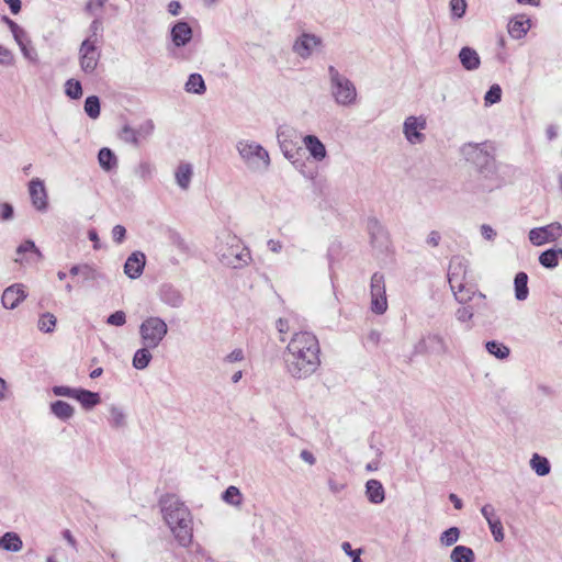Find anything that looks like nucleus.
<instances>
[{"label": "nucleus", "mask_w": 562, "mask_h": 562, "mask_svg": "<svg viewBox=\"0 0 562 562\" xmlns=\"http://www.w3.org/2000/svg\"><path fill=\"white\" fill-rule=\"evenodd\" d=\"M126 235V229L122 225H115L112 229V238L116 244H122Z\"/></svg>", "instance_id": "56"}, {"label": "nucleus", "mask_w": 562, "mask_h": 562, "mask_svg": "<svg viewBox=\"0 0 562 562\" xmlns=\"http://www.w3.org/2000/svg\"><path fill=\"white\" fill-rule=\"evenodd\" d=\"M159 295L160 300L171 307H179L183 302L181 293L168 284H165L160 288Z\"/></svg>", "instance_id": "23"}, {"label": "nucleus", "mask_w": 562, "mask_h": 562, "mask_svg": "<svg viewBox=\"0 0 562 562\" xmlns=\"http://www.w3.org/2000/svg\"><path fill=\"white\" fill-rule=\"evenodd\" d=\"M541 266L548 269H553L559 263V251L557 249H548L539 256Z\"/></svg>", "instance_id": "36"}, {"label": "nucleus", "mask_w": 562, "mask_h": 562, "mask_svg": "<svg viewBox=\"0 0 562 562\" xmlns=\"http://www.w3.org/2000/svg\"><path fill=\"white\" fill-rule=\"evenodd\" d=\"M222 497L229 505L238 506L241 503V494L236 486L227 487Z\"/></svg>", "instance_id": "42"}, {"label": "nucleus", "mask_w": 562, "mask_h": 562, "mask_svg": "<svg viewBox=\"0 0 562 562\" xmlns=\"http://www.w3.org/2000/svg\"><path fill=\"white\" fill-rule=\"evenodd\" d=\"M13 216V207L9 203L0 204V218L3 221L11 220Z\"/></svg>", "instance_id": "59"}, {"label": "nucleus", "mask_w": 562, "mask_h": 562, "mask_svg": "<svg viewBox=\"0 0 562 562\" xmlns=\"http://www.w3.org/2000/svg\"><path fill=\"white\" fill-rule=\"evenodd\" d=\"M515 297L518 301H525L529 295L528 274L524 271L518 272L514 279Z\"/></svg>", "instance_id": "29"}, {"label": "nucleus", "mask_w": 562, "mask_h": 562, "mask_svg": "<svg viewBox=\"0 0 562 562\" xmlns=\"http://www.w3.org/2000/svg\"><path fill=\"white\" fill-rule=\"evenodd\" d=\"M126 323V314L123 311H116L106 318V324L111 326H123Z\"/></svg>", "instance_id": "47"}, {"label": "nucleus", "mask_w": 562, "mask_h": 562, "mask_svg": "<svg viewBox=\"0 0 562 562\" xmlns=\"http://www.w3.org/2000/svg\"><path fill=\"white\" fill-rule=\"evenodd\" d=\"M50 412L60 420H68L75 414V408L64 401H56L50 404Z\"/></svg>", "instance_id": "30"}, {"label": "nucleus", "mask_w": 562, "mask_h": 562, "mask_svg": "<svg viewBox=\"0 0 562 562\" xmlns=\"http://www.w3.org/2000/svg\"><path fill=\"white\" fill-rule=\"evenodd\" d=\"M530 468L536 472L539 476H546L551 471V464L546 457H542L538 453H533L530 461Z\"/></svg>", "instance_id": "31"}, {"label": "nucleus", "mask_w": 562, "mask_h": 562, "mask_svg": "<svg viewBox=\"0 0 562 562\" xmlns=\"http://www.w3.org/2000/svg\"><path fill=\"white\" fill-rule=\"evenodd\" d=\"M75 400H77L85 409H91L101 402L99 393L85 389H78Z\"/></svg>", "instance_id": "26"}, {"label": "nucleus", "mask_w": 562, "mask_h": 562, "mask_svg": "<svg viewBox=\"0 0 562 562\" xmlns=\"http://www.w3.org/2000/svg\"><path fill=\"white\" fill-rule=\"evenodd\" d=\"M368 233L370 235L371 244L373 247L383 248L386 247L389 241L387 232L380 221L375 217L368 220L367 224Z\"/></svg>", "instance_id": "17"}, {"label": "nucleus", "mask_w": 562, "mask_h": 562, "mask_svg": "<svg viewBox=\"0 0 562 562\" xmlns=\"http://www.w3.org/2000/svg\"><path fill=\"white\" fill-rule=\"evenodd\" d=\"M95 270L93 268H91L90 266L88 265H82V271L80 273V276H82V278L87 281L89 280H94L95 279Z\"/></svg>", "instance_id": "61"}, {"label": "nucleus", "mask_w": 562, "mask_h": 562, "mask_svg": "<svg viewBox=\"0 0 562 562\" xmlns=\"http://www.w3.org/2000/svg\"><path fill=\"white\" fill-rule=\"evenodd\" d=\"M321 347L315 335L308 331H299L289 341L284 361L288 373L296 379H307L321 366Z\"/></svg>", "instance_id": "1"}, {"label": "nucleus", "mask_w": 562, "mask_h": 562, "mask_svg": "<svg viewBox=\"0 0 562 562\" xmlns=\"http://www.w3.org/2000/svg\"><path fill=\"white\" fill-rule=\"evenodd\" d=\"M330 93L338 105L350 106L357 101L356 86L334 66L328 67Z\"/></svg>", "instance_id": "6"}, {"label": "nucleus", "mask_w": 562, "mask_h": 562, "mask_svg": "<svg viewBox=\"0 0 562 562\" xmlns=\"http://www.w3.org/2000/svg\"><path fill=\"white\" fill-rule=\"evenodd\" d=\"M20 49L26 59H29L30 61H37V52L31 45V43L20 46Z\"/></svg>", "instance_id": "54"}, {"label": "nucleus", "mask_w": 562, "mask_h": 562, "mask_svg": "<svg viewBox=\"0 0 562 562\" xmlns=\"http://www.w3.org/2000/svg\"><path fill=\"white\" fill-rule=\"evenodd\" d=\"M371 311L381 315L387 310V299L385 290V278L381 272H375L371 277L370 283Z\"/></svg>", "instance_id": "9"}, {"label": "nucleus", "mask_w": 562, "mask_h": 562, "mask_svg": "<svg viewBox=\"0 0 562 562\" xmlns=\"http://www.w3.org/2000/svg\"><path fill=\"white\" fill-rule=\"evenodd\" d=\"M323 46V40L316 34L302 32L292 44V52L302 59H308Z\"/></svg>", "instance_id": "10"}, {"label": "nucleus", "mask_w": 562, "mask_h": 562, "mask_svg": "<svg viewBox=\"0 0 562 562\" xmlns=\"http://www.w3.org/2000/svg\"><path fill=\"white\" fill-rule=\"evenodd\" d=\"M452 562H474V552L465 546H457L450 554Z\"/></svg>", "instance_id": "35"}, {"label": "nucleus", "mask_w": 562, "mask_h": 562, "mask_svg": "<svg viewBox=\"0 0 562 562\" xmlns=\"http://www.w3.org/2000/svg\"><path fill=\"white\" fill-rule=\"evenodd\" d=\"M504 539V531L502 522L498 519H494V540L502 541Z\"/></svg>", "instance_id": "62"}, {"label": "nucleus", "mask_w": 562, "mask_h": 562, "mask_svg": "<svg viewBox=\"0 0 562 562\" xmlns=\"http://www.w3.org/2000/svg\"><path fill=\"white\" fill-rule=\"evenodd\" d=\"M303 143L308 150L310 155L317 161H322L326 155L325 145L315 135H306L303 138Z\"/></svg>", "instance_id": "22"}, {"label": "nucleus", "mask_w": 562, "mask_h": 562, "mask_svg": "<svg viewBox=\"0 0 562 562\" xmlns=\"http://www.w3.org/2000/svg\"><path fill=\"white\" fill-rule=\"evenodd\" d=\"M276 327L280 335L288 334L291 329L290 318L289 317H280L276 323Z\"/></svg>", "instance_id": "58"}, {"label": "nucleus", "mask_w": 562, "mask_h": 562, "mask_svg": "<svg viewBox=\"0 0 562 562\" xmlns=\"http://www.w3.org/2000/svg\"><path fill=\"white\" fill-rule=\"evenodd\" d=\"M341 549L347 555L352 558V562H362V560L360 558V555H361L360 549L352 550L351 544L347 541L341 543Z\"/></svg>", "instance_id": "52"}, {"label": "nucleus", "mask_w": 562, "mask_h": 562, "mask_svg": "<svg viewBox=\"0 0 562 562\" xmlns=\"http://www.w3.org/2000/svg\"><path fill=\"white\" fill-rule=\"evenodd\" d=\"M56 317L52 313H44L38 319L37 327L43 333H52L56 326Z\"/></svg>", "instance_id": "39"}, {"label": "nucleus", "mask_w": 562, "mask_h": 562, "mask_svg": "<svg viewBox=\"0 0 562 562\" xmlns=\"http://www.w3.org/2000/svg\"><path fill=\"white\" fill-rule=\"evenodd\" d=\"M16 252H18V255L31 254L37 258L42 257L41 251L38 250V248L34 244V241H32V240H25L24 243H22L18 247Z\"/></svg>", "instance_id": "45"}, {"label": "nucleus", "mask_w": 562, "mask_h": 562, "mask_svg": "<svg viewBox=\"0 0 562 562\" xmlns=\"http://www.w3.org/2000/svg\"><path fill=\"white\" fill-rule=\"evenodd\" d=\"M146 262L145 255L142 251L132 252L125 261L124 272L131 278H138L144 270Z\"/></svg>", "instance_id": "19"}, {"label": "nucleus", "mask_w": 562, "mask_h": 562, "mask_svg": "<svg viewBox=\"0 0 562 562\" xmlns=\"http://www.w3.org/2000/svg\"><path fill=\"white\" fill-rule=\"evenodd\" d=\"M510 349L502 342L494 340V358L504 360L508 358Z\"/></svg>", "instance_id": "50"}, {"label": "nucleus", "mask_w": 562, "mask_h": 562, "mask_svg": "<svg viewBox=\"0 0 562 562\" xmlns=\"http://www.w3.org/2000/svg\"><path fill=\"white\" fill-rule=\"evenodd\" d=\"M448 282L456 300L465 304L472 300H485V295L476 293L473 276L469 269V261L462 256L451 257L448 266Z\"/></svg>", "instance_id": "2"}, {"label": "nucleus", "mask_w": 562, "mask_h": 562, "mask_svg": "<svg viewBox=\"0 0 562 562\" xmlns=\"http://www.w3.org/2000/svg\"><path fill=\"white\" fill-rule=\"evenodd\" d=\"M366 495L372 504H381L385 498L384 487L378 480H369L366 484Z\"/></svg>", "instance_id": "24"}, {"label": "nucleus", "mask_w": 562, "mask_h": 562, "mask_svg": "<svg viewBox=\"0 0 562 562\" xmlns=\"http://www.w3.org/2000/svg\"><path fill=\"white\" fill-rule=\"evenodd\" d=\"M245 358L244 351L240 348L234 349L232 352H229L224 361L228 363L239 362L243 361Z\"/></svg>", "instance_id": "57"}, {"label": "nucleus", "mask_w": 562, "mask_h": 562, "mask_svg": "<svg viewBox=\"0 0 562 562\" xmlns=\"http://www.w3.org/2000/svg\"><path fill=\"white\" fill-rule=\"evenodd\" d=\"M98 160H99V164H100V167L105 170V171H110L112 170L113 168L116 167L117 165V158L116 156L114 155V153L108 148V147H103L99 150V154H98Z\"/></svg>", "instance_id": "33"}, {"label": "nucleus", "mask_w": 562, "mask_h": 562, "mask_svg": "<svg viewBox=\"0 0 562 562\" xmlns=\"http://www.w3.org/2000/svg\"><path fill=\"white\" fill-rule=\"evenodd\" d=\"M300 458H301L304 462L308 463L310 465H313V464H315V462H316V458H315V457H314V454H313L311 451H308V450H302V451H301V453H300Z\"/></svg>", "instance_id": "64"}, {"label": "nucleus", "mask_w": 562, "mask_h": 562, "mask_svg": "<svg viewBox=\"0 0 562 562\" xmlns=\"http://www.w3.org/2000/svg\"><path fill=\"white\" fill-rule=\"evenodd\" d=\"M102 29V22L99 18L94 19L90 24L91 40H97V33Z\"/></svg>", "instance_id": "63"}, {"label": "nucleus", "mask_w": 562, "mask_h": 562, "mask_svg": "<svg viewBox=\"0 0 562 562\" xmlns=\"http://www.w3.org/2000/svg\"><path fill=\"white\" fill-rule=\"evenodd\" d=\"M426 126L427 121L425 116H407L403 123V134L406 140L411 145L422 144L426 138L425 134L423 133Z\"/></svg>", "instance_id": "12"}, {"label": "nucleus", "mask_w": 562, "mask_h": 562, "mask_svg": "<svg viewBox=\"0 0 562 562\" xmlns=\"http://www.w3.org/2000/svg\"><path fill=\"white\" fill-rule=\"evenodd\" d=\"M171 40L172 43L177 47H181L187 45L193 35L191 26L184 22V21H178L172 27H171Z\"/></svg>", "instance_id": "20"}, {"label": "nucleus", "mask_w": 562, "mask_h": 562, "mask_svg": "<svg viewBox=\"0 0 562 562\" xmlns=\"http://www.w3.org/2000/svg\"><path fill=\"white\" fill-rule=\"evenodd\" d=\"M440 239H441V236H440L439 232L431 231L427 236L426 243L431 247H437L440 243Z\"/></svg>", "instance_id": "60"}, {"label": "nucleus", "mask_w": 562, "mask_h": 562, "mask_svg": "<svg viewBox=\"0 0 562 562\" xmlns=\"http://www.w3.org/2000/svg\"><path fill=\"white\" fill-rule=\"evenodd\" d=\"M154 127H155L154 123L150 120H148L145 123H143L142 125H139V127L136 128L138 138L148 137L153 133Z\"/></svg>", "instance_id": "53"}, {"label": "nucleus", "mask_w": 562, "mask_h": 562, "mask_svg": "<svg viewBox=\"0 0 562 562\" xmlns=\"http://www.w3.org/2000/svg\"><path fill=\"white\" fill-rule=\"evenodd\" d=\"M460 537V530L458 527H450L446 531H443L440 536V543L445 547H450L454 544Z\"/></svg>", "instance_id": "41"}, {"label": "nucleus", "mask_w": 562, "mask_h": 562, "mask_svg": "<svg viewBox=\"0 0 562 562\" xmlns=\"http://www.w3.org/2000/svg\"><path fill=\"white\" fill-rule=\"evenodd\" d=\"M216 255L224 266L233 269H241L251 261L250 250L240 238L231 233L221 238V243L216 247Z\"/></svg>", "instance_id": "4"}, {"label": "nucleus", "mask_w": 562, "mask_h": 562, "mask_svg": "<svg viewBox=\"0 0 562 562\" xmlns=\"http://www.w3.org/2000/svg\"><path fill=\"white\" fill-rule=\"evenodd\" d=\"M168 334L166 322L158 316H150L139 325V336L143 346L157 348Z\"/></svg>", "instance_id": "7"}, {"label": "nucleus", "mask_w": 562, "mask_h": 562, "mask_svg": "<svg viewBox=\"0 0 562 562\" xmlns=\"http://www.w3.org/2000/svg\"><path fill=\"white\" fill-rule=\"evenodd\" d=\"M108 0H88L85 7V11L89 14H97L98 10L102 9Z\"/></svg>", "instance_id": "51"}, {"label": "nucleus", "mask_w": 562, "mask_h": 562, "mask_svg": "<svg viewBox=\"0 0 562 562\" xmlns=\"http://www.w3.org/2000/svg\"><path fill=\"white\" fill-rule=\"evenodd\" d=\"M85 112L93 120L100 115V100L97 95H90L85 101Z\"/></svg>", "instance_id": "38"}, {"label": "nucleus", "mask_w": 562, "mask_h": 562, "mask_svg": "<svg viewBox=\"0 0 562 562\" xmlns=\"http://www.w3.org/2000/svg\"><path fill=\"white\" fill-rule=\"evenodd\" d=\"M150 349L151 348H147V347L143 346V348H139L138 350H136V352L134 353L133 360H132V364L135 369L144 370L149 366L151 358H153V356L149 351Z\"/></svg>", "instance_id": "34"}, {"label": "nucleus", "mask_w": 562, "mask_h": 562, "mask_svg": "<svg viewBox=\"0 0 562 562\" xmlns=\"http://www.w3.org/2000/svg\"><path fill=\"white\" fill-rule=\"evenodd\" d=\"M531 26V21L524 14L516 15L508 23V33L515 40L522 38Z\"/></svg>", "instance_id": "21"}, {"label": "nucleus", "mask_w": 562, "mask_h": 562, "mask_svg": "<svg viewBox=\"0 0 562 562\" xmlns=\"http://www.w3.org/2000/svg\"><path fill=\"white\" fill-rule=\"evenodd\" d=\"M77 391H78V389H74V387L65 386V385H56L52 389V392L54 393V395L63 396V397H70V398L76 397Z\"/></svg>", "instance_id": "46"}, {"label": "nucleus", "mask_w": 562, "mask_h": 562, "mask_svg": "<svg viewBox=\"0 0 562 562\" xmlns=\"http://www.w3.org/2000/svg\"><path fill=\"white\" fill-rule=\"evenodd\" d=\"M29 193L32 205L40 212H46L48 207V196L44 181L34 178L29 182Z\"/></svg>", "instance_id": "15"}, {"label": "nucleus", "mask_w": 562, "mask_h": 562, "mask_svg": "<svg viewBox=\"0 0 562 562\" xmlns=\"http://www.w3.org/2000/svg\"><path fill=\"white\" fill-rule=\"evenodd\" d=\"M27 297L25 285L22 283H14L4 289L1 296V304L7 310H14Z\"/></svg>", "instance_id": "16"}, {"label": "nucleus", "mask_w": 562, "mask_h": 562, "mask_svg": "<svg viewBox=\"0 0 562 562\" xmlns=\"http://www.w3.org/2000/svg\"><path fill=\"white\" fill-rule=\"evenodd\" d=\"M65 93L74 100L81 98L82 87L78 80L68 79L65 83Z\"/></svg>", "instance_id": "40"}, {"label": "nucleus", "mask_w": 562, "mask_h": 562, "mask_svg": "<svg viewBox=\"0 0 562 562\" xmlns=\"http://www.w3.org/2000/svg\"><path fill=\"white\" fill-rule=\"evenodd\" d=\"M15 42L18 43L19 47L24 44H30L31 40L29 38L27 33L20 26L16 32L14 31L12 33Z\"/></svg>", "instance_id": "55"}, {"label": "nucleus", "mask_w": 562, "mask_h": 562, "mask_svg": "<svg viewBox=\"0 0 562 562\" xmlns=\"http://www.w3.org/2000/svg\"><path fill=\"white\" fill-rule=\"evenodd\" d=\"M278 140H279L281 150L283 151L284 156L289 160H292L293 157H294V153H293L292 149L289 148V144H288L286 139H285V132H279L278 133Z\"/></svg>", "instance_id": "49"}, {"label": "nucleus", "mask_w": 562, "mask_h": 562, "mask_svg": "<svg viewBox=\"0 0 562 562\" xmlns=\"http://www.w3.org/2000/svg\"><path fill=\"white\" fill-rule=\"evenodd\" d=\"M192 175H193V169H192L191 164L181 162L178 166L176 173H175L177 184L181 189L187 190L190 186Z\"/></svg>", "instance_id": "27"}, {"label": "nucleus", "mask_w": 562, "mask_h": 562, "mask_svg": "<svg viewBox=\"0 0 562 562\" xmlns=\"http://www.w3.org/2000/svg\"><path fill=\"white\" fill-rule=\"evenodd\" d=\"M492 145L488 142L483 143H468L462 146L461 153L467 159L476 167L480 173L488 175V166L491 161Z\"/></svg>", "instance_id": "8"}, {"label": "nucleus", "mask_w": 562, "mask_h": 562, "mask_svg": "<svg viewBox=\"0 0 562 562\" xmlns=\"http://www.w3.org/2000/svg\"><path fill=\"white\" fill-rule=\"evenodd\" d=\"M109 422L114 428H122L126 425V416L122 408L119 406L112 405L110 407V418Z\"/></svg>", "instance_id": "37"}, {"label": "nucleus", "mask_w": 562, "mask_h": 562, "mask_svg": "<svg viewBox=\"0 0 562 562\" xmlns=\"http://www.w3.org/2000/svg\"><path fill=\"white\" fill-rule=\"evenodd\" d=\"M459 59L467 70H475L480 67L479 54L471 47L461 48Z\"/></svg>", "instance_id": "25"}, {"label": "nucleus", "mask_w": 562, "mask_h": 562, "mask_svg": "<svg viewBox=\"0 0 562 562\" xmlns=\"http://www.w3.org/2000/svg\"><path fill=\"white\" fill-rule=\"evenodd\" d=\"M480 301L485 302V300H472V304L462 306L456 312V318L460 323H464L467 329H471L480 323L482 315ZM484 305H486V303H484Z\"/></svg>", "instance_id": "14"}, {"label": "nucleus", "mask_w": 562, "mask_h": 562, "mask_svg": "<svg viewBox=\"0 0 562 562\" xmlns=\"http://www.w3.org/2000/svg\"><path fill=\"white\" fill-rule=\"evenodd\" d=\"M236 150L244 165L252 172H265L271 165L268 150L255 140H238Z\"/></svg>", "instance_id": "5"}, {"label": "nucleus", "mask_w": 562, "mask_h": 562, "mask_svg": "<svg viewBox=\"0 0 562 562\" xmlns=\"http://www.w3.org/2000/svg\"><path fill=\"white\" fill-rule=\"evenodd\" d=\"M451 16L453 19H461L467 11V2L465 0H450L449 3Z\"/></svg>", "instance_id": "44"}, {"label": "nucleus", "mask_w": 562, "mask_h": 562, "mask_svg": "<svg viewBox=\"0 0 562 562\" xmlns=\"http://www.w3.org/2000/svg\"><path fill=\"white\" fill-rule=\"evenodd\" d=\"M189 93L203 94L206 91L205 82L200 74H191L184 85Z\"/></svg>", "instance_id": "32"}, {"label": "nucleus", "mask_w": 562, "mask_h": 562, "mask_svg": "<svg viewBox=\"0 0 562 562\" xmlns=\"http://www.w3.org/2000/svg\"><path fill=\"white\" fill-rule=\"evenodd\" d=\"M154 167L147 162L143 161L138 165L136 169V175L142 178L143 180L149 179L153 175Z\"/></svg>", "instance_id": "48"}, {"label": "nucleus", "mask_w": 562, "mask_h": 562, "mask_svg": "<svg viewBox=\"0 0 562 562\" xmlns=\"http://www.w3.org/2000/svg\"><path fill=\"white\" fill-rule=\"evenodd\" d=\"M120 138L125 143L133 144L134 146H138L139 144V138L136 128H132L128 125H125L122 128L120 133Z\"/></svg>", "instance_id": "43"}, {"label": "nucleus", "mask_w": 562, "mask_h": 562, "mask_svg": "<svg viewBox=\"0 0 562 562\" xmlns=\"http://www.w3.org/2000/svg\"><path fill=\"white\" fill-rule=\"evenodd\" d=\"M97 40L86 38L79 47L80 68L85 74H92L100 60V52L97 48Z\"/></svg>", "instance_id": "11"}, {"label": "nucleus", "mask_w": 562, "mask_h": 562, "mask_svg": "<svg viewBox=\"0 0 562 562\" xmlns=\"http://www.w3.org/2000/svg\"><path fill=\"white\" fill-rule=\"evenodd\" d=\"M23 547V542L20 536L15 532H5L2 537H0V548L10 551V552H19Z\"/></svg>", "instance_id": "28"}, {"label": "nucleus", "mask_w": 562, "mask_h": 562, "mask_svg": "<svg viewBox=\"0 0 562 562\" xmlns=\"http://www.w3.org/2000/svg\"><path fill=\"white\" fill-rule=\"evenodd\" d=\"M561 236L562 225L559 222H553L542 227H536L529 232V240L535 246H541L548 241H555Z\"/></svg>", "instance_id": "13"}, {"label": "nucleus", "mask_w": 562, "mask_h": 562, "mask_svg": "<svg viewBox=\"0 0 562 562\" xmlns=\"http://www.w3.org/2000/svg\"><path fill=\"white\" fill-rule=\"evenodd\" d=\"M162 514L178 543L188 547L192 542V518L188 507L176 497L164 501Z\"/></svg>", "instance_id": "3"}, {"label": "nucleus", "mask_w": 562, "mask_h": 562, "mask_svg": "<svg viewBox=\"0 0 562 562\" xmlns=\"http://www.w3.org/2000/svg\"><path fill=\"white\" fill-rule=\"evenodd\" d=\"M418 352L443 353L447 350L443 338L438 334H429L416 346Z\"/></svg>", "instance_id": "18"}]
</instances>
